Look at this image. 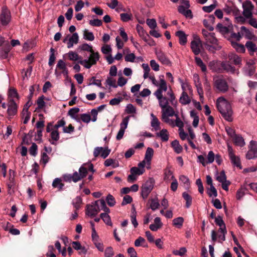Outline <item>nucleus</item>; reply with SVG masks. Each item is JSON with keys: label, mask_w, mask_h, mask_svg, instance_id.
Returning a JSON list of instances; mask_svg holds the SVG:
<instances>
[{"label": "nucleus", "mask_w": 257, "mask_h": 257, "mask_svg": "<svg viewBox=\"0 0 257 257\" xmlns=\"http://www.w3.org/2000/svg\"><path fill=\"white\" fill-rule=\"evenodd\" d=\"M228 58L230 63H232L238 67L242 65L241 58L234 53H230L228 55Z\"/></svg>", "instance_id": "obj_13"}, {"label": "nucleus", "mask_w": 257, "mask_h": 257, "mask_svg": "<svg viewBox=\"0 0 257 257\" xmlns=\"http://www.w3.org/2000/svg\"><path fill=\"white\" fill-rule=\"evenodd\" d=\"M221 68L222 73L225 71L227 73L234 74L236 72V69L234 66L231 65L230 62L228 61H224L221 62Z\"/></svg>", "instance_id": "obj_11"}, {"label": "nucleus", "mask_w": 257, "mask_h": 257, "mask_svg": "<svg viewBox=\"0 0 257 257\" xmlns=\"http://www.w3.org/2000/svg\"><path fill=\"white\" fill-rule=\"evenodd\" d=\"M8 188V194H12L14 193L15 189L17 186V182L15 178H9L7 182Z\"/></svg>", "instance_id": "obj_17"}, {"label": "nucleus", "mask_w": 257, "mask_h": 257, "mask_svg": "<svg viewBox=\"0 0 257 257\" xmlns=\"http://www.w3.org/2000/svg\"><path fill=\"white\" fill-rule=\"evenodd\" d=\"M153 154V149L151 148H148L145 154V159L144 160L146 162V168L148 169H150L151 168V161Z\"/></svg>", "instance_id": "obj_15"}, {"label": "nucleus", "mask_w": 257, "mask_h": 257, "mask_svg": "<svg viewBox=\"0 0 257 257\" xmlns=\"http://www.w3.org/2000/svg\"><path fill=\"white\" fill-rule=\"evenodd\" d=\"M245 189L243 188H240L239 189L236 194V198L237 200H240L245 195Z\"/></svg>", "instance_id": "obj_63"}, {"label": "nucleus", "mask_w": 257, "mask_h": 257, "mask_svg": "<svg viewBox=\"0 0 257 257\" xmlns=\"http://www.w3.org/2000/svg\"><path fill=\"white\" fill-rule=\"evenodd\" d=\"M154 95L156 96L159 101V105L162 108L166 107L168 105V99L163 96L162 94H161L160 91H155Z\"/></svg>", "instance_id": "obj_14"}, {"label": "nucleus", "mask_w": 257, "mask_h": 257, "mask_svg": "<svg viewBox=\"0 0 257 257\" xmlns=\"http://www.w3.org/2000/svg\"><path fill=\"white\" fill-rule=\"evenodd\" d=\"M125 111L127 114H135L136 113V108L132 104H128L125 108Z\"/></svg>", "instance_id": "obj_56"}, {"label": "nucleus", "mask_w": 257, "mask_h": 257, "mask_svg": "<svg viewBox=\"0 0 257 257\" xmlns=\"http://www.w3.org/2000/svg\"><path fill=\"white\" fill-rule=\"evenodd\" d=\"M232 46L235 49V50L238 52L243 53L245 52V48L243 45L234 43L232 44Z\"/></svg>", "instance_id": "obj_61"}, {"label": "nucleus", "mask_w": 257, "mask_h": 257, "mask_svg": "<svg viewBox=\"0 0 257 257\" xmlns=\"http://www.w3.org/2000/svg\"><path fill=\"white\" fill-rule=\"evenodd\" d=\"M100 211L98 201L92 202L90 204L86 205V214L93 217L96 215Z\"/></svg>", "instance_id": "obj_5"}, {"label": "nucleus", "mask_w": 257, "mask_h": 257, "mask_svg": "<svg viewBox=\"0 0 257 257\" xmlns=\"http://www.w3.org/2000/svg\"><path fill=\"white\" fill-rule=\"evenodd\" d=\"M37 145L34 143H32V145L29 149L30 154L33 156H36L37 154Z\"/></svg>", "instance_id": "obj_60"}, {"label": "nucleus", "mask_w": 257, "mask_h": 257, "mask_svg": "<svg viewBox=\"0 0 257 257\" xmlns=\"http://www.w3.org/2000/svg\"><path fill=\"white\" fill-rule=\"evenodd\" d=\"M179 101L181 104L186 105L191 102V99L186 92H183L180 97Z\"/></svg>", "instance_id": "obj_27"}, {"label": "nucleus", "mask_w": 257, "mask_h": 257, "mask_svg": "<svg viewBox=\"0 0 257 257\" xmlns=\"http://www.w3.org/2000/svg\"><path fill=\"white\" fill-rule=\"evenodd\" d=\"M88 171L94 172L92 164H84L79 169L80 177H86Z\"/></svg>", "instance_id": "obj_12"}, {"label": "nucleus", "mask_w": 257, "mask_h": 257, "mask_svg": "<svg viewBox=\"0 0 257 257\" xmlns=\"http://www.w3.org/2000/svg\"><path fill=\"white\" fill-rule=\"evenodd\" d=\"M220 63L221 62L219 61H212L209 62L208 66L213 72L222 73Z\"/></svg>", "instance_id": "obj_18"}, {"label": "nucleus", "mask_w": 257, "mask_h": 257, "mask_svg": "<svg viewBox=\"0 0 257 257\" xmlns=\"http://www.w3.org/2000/svg\"><path fill=\"white\" fill-rule=\"evenodd\" d=\"M171 146L177 154L181 153L183 150L182 146L179 144V141L177 140L173 141L171 143Z\"/></svg>", "instance_id": "obj_30"}, {"label": "nucleus", "mask_w": 257, "mask_h": 257, "mask_svg": "<svg viewBox=\"0 0 257 257\" xmlns=\"http://www.w3.org/2000/svg\"><path fill=\"white\" fill-rule=\"evenodd\" d=\"M11 17L10 12L4 7L0 14V25L4 26L7 25L11 21Z\"/></svg>", "instance_id": "obj_7"}, {"label": "nucleus", "mask_w": 257, "mask_h": 257, "mask_svg": "<svg viewBox=\"0 0 257 257\" xmlns=\"http://www.w3.org/2000/svg\"><path fill=\"white\" fill-rule=\"evenodd\" d=\"M17 112V105L14 100H11L10 104L9 105L8 109V113L10 116L15 115Z\"/></svg>", "instance_id": "obj_21"}, {"label": "nucleus", "mask_w": 257, "mask_h": 257, "mask_svg": "<svg viewBox=\"0 0 257 257\" xmlns=\"http://www.w3.org/2000/svg\"><path fill=\"white\" fill-rule=\"evenodd\" d=\"M80 109L78 107H73L71 108L68 112L69 115L71 117L75 118V115L79 112Z\"/></svg>", "instance_id": "obj_62"}, {"label": "nucleus", "mask_w": 257, "mask_h": 257, "mask_svg": "<svg viewBox=\"0 0 257 257\" xmlns=\"http://www.w3.org/2000/svg\"><path fill=\"white\" fill-rule=\"evenodd\" d=\"M82 201V199L80 196H77L73 199L72 204L75 210H78L80 208Z\"/></svg>", "instance_id": "obj_49"}, {"label": "nucleus", "mask_w": 257, "mask_h": 257, "mask_svg": "<svg viewBox=\"0 0 257 257\" xmlns=\"http://www.w3.org/2000/svg\"><path fill=\"white\" fill-rule=\"evenodd\" d=\"M155 180L153 178H149L142 185L141 187V195L144 199L148 198L149 194L154 188Z\"/></svg>", "instance_id": "obj_2"}, {"label": "nucleus", "mask_w": 257, "mask_h": 257, "mask_svg": "<svg viewBox=\"0 0 257 257\" xmlns=\"http://www.w3.org/2000/svg\"><path fill=\"white\" fill-rule=\"evenodd\" d=\"M250 55H253L254 53L257 51L256 45L252 41H247L245 45Z\"/></svg>", "instance_id": "obj_24"}, {"label": "nucleus", "mask_w": 257, "mask_h": 257, "mask_svg": "<svg viewBox=\"0 0 257 257\" xmlns=\"http://www.w3.org/2000/svg\"><path fill=\"white\" fill-rule=\"evenodd\" d=\"M232 139L236 146L242 147L245 144L243 138L240 136L236 135Z\"/></svg>", "instance_id": "obj_39"}, {"label": "nucleus", "mask_w": 257, "mask_h": 257, "mask_svg": "<svg viewBox=\"0 0 257 257\" xmlns=\"http://www.w3.org/2000/svg\"><path fill=\"white\" fill-rule=\"evenodd\" d=\"M79 36L77 33H73L69 38V42H67V48H72L74 44H77L78 43Z\"/></svg>", "instance_id": "obj_22"}, {"label": "nucleus", "mask_w": 257, "mask_h": 257, "mask_svg": "<svg viewBox=\"0 0 257 257\" xmlns=\"http://www.w3.org/2000/svg\"><path fill=\"white\" fill-rule=\"evenodd\" d=\"M214 85L218 91L222 93L227 92L229 88L226 80L222 76L218 77L214 79Z\"/></svg>", "instance_id": "obj_4"}, {"label": "nucleus", "mask_w": 257, "mask_h": 257, "mask_svg": "<svg viewBox=\"0 0 257 257\" xmlns=\"http://www.w3.org/2000/svg\"><path fill=\"white\" fill-rule=\"evenodd\" d=\"M51 54L50 55L49 59V66H52L53 65L55 60V50L53 48H51L50 49Z\"/></svg>", "instance_id": "obj_58"}, {"label": "nucleus", "mask_w": 257, "mask_h": 257, "mask_svg": "<svg viewBox=\"0 0 257 257\" xmlns=\"http://www.w3.org/2000/svg\"><path fill=\"white\" fill-rule=\"evenodd\" d=\"M52 186L54 188H57L59 190H61L64 186V184L62 183V180L59 178H56L52 183Z\"/></svg>", "instance_id": "obj_43"}, {"label": "nucleus", "mask_w": 257, "mask_h": 257, "mask_svg": "<svg viewBox=\"0 0 257 257\" xmlns=\"http://www.w3.org/2000/svg\"><path fill=\"white\" fill-rule=\"evenodd\" d=\"M121 20L123 22H126L132 20L133 16L131 13H121L120 14Z\"/></svg>", "instance_id": "obj_52"}, {"label": "nucleus", "mask_w": 257, "mask_h": 257, "mask_svg": "<svg viewBox=\"0 0 257 257\" xmlns=\"http://www.w3.org/2000/svg\"><path fill=\"white\" fill-rule=\"evenodd\" d=\"M159 88L156 91H160L161 94H162L163 91H166L167 90V86L166 82L163 78H160V83H159Z\"/></svg>", "instance_id": "obj_36"}, {"label": "nucleus", "mask_w": 257, "mask_h": 257, "mask_svg": "<svg viewBox=\"0 0 257 257\" xmlns=\"http://www.w3.org/2000/svg\"><path fill=\"white\" fill-rule=\"evenodd\" d=\"M156 54L158 60L164 65L169 66L171 65V62L170 60L167 58L166 55L163 52L156 51Z\"/></svg>", "instance_id": "obj_16"}, {"label": "nucleus", "mask_w": 257, "mask_h": 257, "mask_svg": "<svg viewBox=\"0 0 257 257\" xmlns=\"http://www.w3.org/2000/svg\"><path fill=\"white\" fill-rule=\"evenodd\" d=\"M202 47V42L200 39L197 36H194V39L191 41L190 47L192 52L198 55L201 52L200 48Z\"/></svg>", "instance_id": "obj_6"}, {"label": "nucleus", "mask_w": 257, "mask_h": 257, "mask_svg": "<svg viewBox=\"0 0 257 257\" xmlns=\"http://www.w3.org/2000/svg\"><path fill=\"white\" fill-rule=\"evenodd\" d=\"M182 196L184 200L186 201L185 207L187 208H189L192 204V197L186 192L183 193Z\"/></svg>", "instance_id": "obj_33"}, {"label": "nucleus", "mask_w": 257, "mask_h": 257, "mask_svg": "<svg viewBox=\"0 0 257 257\" xmlns=\"http://www.w3.org/2000/svg\"><path fill=\"white\" fill-rule=\"evenodd\" d=\"M57 68L60 70H63L64 72L66 71V74H68V70L66 68V65L63 60L61 59L58 60V63L57 64Z\"/></svg>", "instance_id": "obj_55"}, {"label": "nucleus", "mask_w": 257, "mask_h": 257, "mask_svg": "<svg viewBox=\"0 0 257 257\" xmlns=\"http://www.w3.org/2000/svg\"><path fill=\"white\" fill-rule=\"evenodd\" d=\"M190 116L193 118V121L192 124L194 127H196L199 123V116L197 115V112L194 110H192L190 111Z\"/></svg>", "instance_id": "obj_38"}, {"label": "nucleus", "mask_w": 257, "mask_h": 257, "mask_svg": "<svg viewBox=\"0 0 257 257\" xmlns=\"http://www.w3.org/2000/svg\"><path fill=\"white\" fill-rule=\"evenodd\" d=\"M72 246L73 247L76 249V250H80L81 253H82L83 254H86L87 252V250L86 249L85 247L84 246H82L80 243L79 241H73L72 242Z\"/></svg>", "instance_id": "obj_34"}, {"label": "nucleus", "mask_w": 257, "mask_h": 257, "mask_svg": "<svg viewBox=\"0 0 257 257\" xmlns=\"http://www.w3.org/2000/svg\"><path fill=\"white\" fill-rule=\"evenodd\" d=\"M242 35L248 39H251L253 35L252 33L244 26H241L240 28Z\"/></svg>", "instance_id": "obj_32"}, {"label": "nucleus", "mask_w": 257, "mask_h": 257, "mask_svg": "<svg viewBox=\"0 0 257 257\" xmlns=\"http://www.w3.org/2000/svg\"><path fill=\"white\" fill-rule=\"evenodd\" d=\"M176 36L179 38V43L185 45L187 41V35L183 31H178L176 32Z\"/></svg>", "instance_id": "obj_23"}, {"label": "nucleus", "mask_w": 257, "mask_h": 257, "mask_svg": "<svg viewBox=\"0 0 257 257\" xmlns=\"http://www.w3.org/2000/svg\"><path fill=\"white\" fill-rule=\"evenodd\" d=\"M151 115L152 117L151 120V126L155 129V131L159 130L160 128V121H159L157 117L153 113H152Z\"/></svg>", "instance_id": "obj_29"}, {"label": "nucleus", "mask_w": 257, "mask_h": 257, "mask_svg": "<svg viewBox=\"0 0 257 257\" xmlns=\"http://www.w3.org/2000/svg\"><path fill=\"white\" fill-rule=\"evenodd\" d=\"M186 9L187 8L184 6H180L178 7V11L180 14L183 15L186 18L192 19L193 18V15L191 11Z\"/></svg>", "instance_id": "obj_20"}, {"label": "nucleus", "mask_w": 257, "mask_h": 257, "mask_svg": "<svg viewBox=\"0 0 257 257\" xmlns=\"http://www.w3.org/2000/svg\"><path fill=\"white\" fill-rule=\"evenodd\" d=\"M33 67L32 66L30 65L28 68L25 70L24 69L22 70V74L23 79L24 80L25 78H28L30 76L32 72Z\"/></svg>", "instance_id": "obj_47"}, {"label": "nucleus", "mask_w": 257, "mask_h": 257, "mask_svg": "<svg viewBox=\"0 0 257 257\" xmlns=\"http://www.w3.org/2000/svg\"><path fill=\"white\" fill-rule=\"evenodd\" d=\"M83 38L84 39L90 41H93L94 39V36L92 32H88L87 30L84 31Z\"/></svg>", "instance_id": "obj_53"}, {"label": "nucleus", "mask_w": 257, "mask_h": 257, "mask_svg": "<svg viewBox=\"0 0 257 257\" xmlns=\"http://www.w3.org/2000/svg\"><path fill=\"white\" fill-rule=\"evenodd\" d=\"M162 113L164 115V116L165 115L172 116L175 115V114H177L175 113L173 108L170 105H168L166 107L162 108Z\"/></svg>", "instance_id": "obj_26"}, {"label": "nucleus", "mask_w": 257, "mask_h": 257, "mask_svg": "<svg viewBox=\"0 0 257 257\" xmlns=\"http://www.w3.org/2000/svg\"><path fill=\"white\" fill-rule=\"evenodd\" d=\"M79 49L81 51L89 52L90 53H92V51H93L92 47L86 43H84L80 45L79 46Z\"/></svg>", "instance_id": "obj_54"}, {"label": "nucleus", "mask_w": 257, "mask_h": 257, "mask_svg": "<svg viewBox=\"0 0 257 257\" xmlns=\"http://www.w3.org/2000/svg\"><path fill=\"white\" fill-rule=\"evenodd\" d=\"M163 226V223L161 222V218L157 217L154 219V223L150 225V229L153 231H156L161 228Z\"/></svg>", "instance_id": "obj_19"}, {"label": "nucleus", "mask_w": 257, "mask_h": 257, "mask_svg": "<svg viewBox=\"0 0 257 257\" xmlns=\"http://www.w3.org/2000/svg\"><path fill=\"white\" fill-rule=\"evenodd\" d=\"M243 15L247 19L252 16V11L254 6L249 1H246L242 4Z\"/></svg>", "instance_id": "obj_8"}, {"label": "nucleus", "mask_w": 257, "mask_h": 257, "mask_svg": "<svg viewBox=\"0 0 257 257\" xmlns=\"http://www.w3.org/2000/svg\"><path fill=\"white\" fill-rule=\"evenodd\" d=\"M159 206L160 204L158 199H152L151 200L150 208L152 210H156L159 208Z\"/></svg>", "instance_id": "obj_57"}, {"label": "nucleus", "mask_w": 257, "mask_h": 257, "mask_svg": "<svg viewBox=\"0 0 257 257\" xmlns=\"http://www.w3.org/2000/svg\"><path fill=\"white\" fill-rule=\"evenodd\" d=\"M99 59L98 52H95L94 51L91 53L88 59L80 60L78 63L83 65L85 68L89 69L92 65L96 64Z\"/></svg>", "instance_id": "obj_3"}, {"label": "nucleus", "mask_w": 257, "mask_h": 257, "mask_svg": "<svg viewBox=\"0 0 257 257\" xmlns=\"http://www.w3.org/2000/svg\"><path fill=\"white\" fill-rule=\"evenodd\" d=\"M229 158L231 163L234 166L241 168L240 159L238 157L235 156L234 154H231Z\"/></svg>", "instance_id": "obj_45"}, {"label": "nucleus", "mask_w": 257, "mask_h": 257, "mask_svg": "<svg viewBox=\"0 0 257 257\" xmlns=\"http://www.w3.org/2000/svg\"><path fill=\"white\" fill-rule=\"evenodd\" d=\"M48 252L46 254V255L47 257H56V255L53 252L55 250L53 246L49 245L48 247Z\"/></svg>", "instance_id": "obj_64"}, {"label": "nucleus", "mask_w": 257, "mask_h": 257, "mask_svg": "<svg viewBox=\"0 0 257 257\" xmlns=\"http://www.w3.org/2000/svg\"><path fill=\"white\" fill-rule=\"evenodd\" d=\"M114 253L112 247L109 246L106 248L104 251V257H113Z\"/></svg>", "instance_id": "obj_59"}, {"label": "nucleus", "mask_w": 257, "mask_h": 257, "mask_svg": "<svg viewBox=\"0 0 257 257\" xmlns=\"http://www.w3.org/2000/svg\"><path fill=\"white\" fill-rule=\"evenodd\" d=\"M217 180L222 183V188L225 191H228L230 181L226 180V178H216Z\"/></svg>", "instance_id": "obj_37"}, {"label": "nucleus", "mask_w": 257, "mask_h": 257, "mask_svg": "<svg viewBox=\"0 0 257 257\" xmlns=\"http://www.w3.org/2000/svg\"><path fill=\"white\" fill-rule=\"evenodd\" d=\"M22 114L23 117H25L23 123L24 124L27 123L30 119L31 115V112L28 111V108L26 107V108L23 109Z\"/></svg>", "instance_id": "obj_48"}, {"label": "nucleus", "mask_w": 257, "mask_h": 257, "mask_svg": "<svg viewBox=\"0 0 257 257\" xmlns=\"http://www.w3.org/2000/svg\"><path fill=\"white\" fill-rule=\"evenodd\" d=\"M214 33H211L206 39H205L206 42L205 43L211 44L212 45H216L217 44V40L214 36Z\"/></svg>", "instance_id": "obj_41"}, {"label": "nucleus", "mask_w": 257, "mask_h": 257, "mask_svg": "<svg viewBox=\"0 0 257 257\" xmlns=\"http://www.w3.org/2000/svg\"><path fill=\"white\" fill-rule=\"evenodd\" d=\"M134 244L135 246L139 247L142 246L144 247H148V245L144 238L140 236L135 241Z\"/></svg>", "instance_id": "obj_28"}, {"label": "nucleus", "mask_w": 257, "mask_h": 257, "mask_svg": "<svg viewBox=\"0 0 257 257\" xmlns=\"http://www.w3.org/2000/svg\"><path fill=\"white\" fill-rule=\"evenodd\" d=\"M100 216L106 224L109 226H112V223L111 221L110 217L108 214L101 213Z\"/></svg>", "instance_id": "obj_42"}, {"label": "nucleus", "mask_w": 257, "mask_h": 257, "mask_svg": "<svg viewBox=\"0 0 257 257\" xmlns=\"http://www.w3.org/2000/svg\"><path fill=\"white\" fill-rule=\"evenodd\" d=\"M104 165L106 167L112 166L113 168H116L118 166V162L112 159H107L104 162Z\"/></svg>", "instance_id": "obj_40"}, {"label": "nucleus", "mask_w": 257, "mask_h": 257, "mask_svg": "<svg viewBox=\"0 0 257 257\" xmlns=\"http://www.w3.org/2000/svg\"><path fill=\"white\" fill-rule=\"evenodd\" d=\"M106 201L110 207L114 206L116 203L114 197L110 194L106 196Z\"/></svg>", "instance_id": "obj_51"}, {"label": "nucleus", "mask_w": 257, "mask_h": 257, "mask_svg": "<svg viewBox=\"0 0 257 257\" xmlns=\"http://www.w3.org/2000/svg\"><path fill=\"white\" fill-rule=\"evenodd\" d=\"M67 55L70 60L76 61L78 60H82L81 57H79L77 53L75 52L70 51Z\"/></svg>", "instance_id": "obj_44"}, {"label": "nucleus", "mask_w": 257, "mask_h": 257, "mask_svg": "<svg viewBox=\"0 0 257 257\" xmlns=\"http://www.w3.org/2000/svg\"><path fill=\"white\" fill-rule=\"evenodd\" d=\"M146 167L145 161H143L139 163L138 167H134L131 169V174L128 177H133L134 176H140L142 175L145 172V167Z\"/></svg>", "instance_id": "obj_9"}, {"label": "nucleus", "mask_w": 257, "mask_h": 257, "mask_svg": "<svg viewBox=\"0 0 257 257\" xmlns=\"http://www.w3.org/2000/svg\"><path fill=\"white\" fill-rule=\"evenodd\" d=\"M204 45L207 50L212 53H214L216 51H218L221 49V47L218 45H210L209 44L204 43Z\"/></svg>", "instance_id": "obj_31"}, {"label": "nucleus", "mask_w": 257, "mask_h": 257, "mask_svg": "<svg viewBox=\"0 0 257 257\" xmlns=\"http://www.w3.org/2000/svg\"><path fill=\"white\" fill-rule=\"evenodd\" d=\"M137 212L135 207L133 205L132 208V213L131 215V219L132 224L135 228L138 226V223L136 219Z\"/></svg>", "instance_id": "obj_35"}, {"label": "nucleus", "mask_w": 257, "mask_h": 257, "mask_svg": "<svg viewBox=\"0 0 257 257\" xmlns=\"http://www.w3.org/2000/svg\"><path fill=\"white\" fill-rule=\"evenodd\" d=\"M183 222H184L183 218L182 217H179L174 218L173 219V225H174L179 228L181 227H182Z\"/></svg>", "instance_id": "obj_50"}, {"label": "nucleus", "mask_w": 257, "mask_h": 257, "mask_svg": "<svg viewBox=\"0 0 257 257\" xmlns=\"http://www.w3.org/2000/svg\"><path fill=\"white\" fill-rule=\"evenodd\" d=\"M130 118V116H127L122 119V120L120 124V129L116 137L117 140H120L122 138L124 134L125 130L127 127Z\"/></svg>", "instance_id": "obj_10"}, {"label": "nucleus", "mask_w": 257, "mask_h": 257, "mask_svg": "<svg viewBox=\"0 0 257 257\" xmlns=\"http://www.w3.org/2000/svg\"><path fill=\"white\" fill-rule=\"evenodd\" d=\"M156 136L160 138L163 142H167L169 140V134L166 129H162L159 133H156Z\"/></svg>", "instance_id": "obj_25"}, {"label": "nucleus", "mask_w": 257, "mask_h": 257, "mask_svg": "<svg viewBox=\"0 0 257 257\" xmlns=\"http://www.w3.org/2000/svg\"><path fill=\"white\" fill-rule=\"evenodd\" d=\"M195 60L196 64L200 67L202 71L203 72H206V65L204 64V63L203 62L201 59L199 57H196L195 58Z\"/></svg>", "instance_id": "obj_46"}, {"label": "nucleus", "mask_w": 257, "mask_h": 257, "mask_svg": "<svg viewBox=\"0 0 257 257\" xmlns=\"http://www.w3.org/2000/svg\"><path fill=\"white\" fill-rule=\"evenodd\" d=\"M217 107L222 117L228 121H232V110L230 104L223 97L217 100Z\"/></svg>", "instance_id": "obj_1"}]
</instances>
